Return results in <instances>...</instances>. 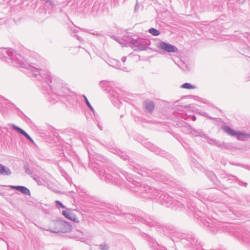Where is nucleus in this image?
Listing matches in <instances>:
<instances>
[{"mask_svg": "<svg viewBox=\"0 0 250 250\" xmlns=\"http://www.w3.org/2000/svg\"><path fill=\"white\" fill-rule=\"evenodd\" d=\"M98 158L102 159L101 156H97L91 160L90 157L89 166L101 179L105 182L121 187H128L130 190L137 193L141 197L146 199H154L160 204L173 209L176 210L182 207L185 208L186 206L188 207V204L190 201L189 197L191 194L186 188L179 185L178 181L174 179L172 176V181L169 182V184L163 183L173 187H177L174 198L167 193L153 188L148 185H142L140 182L135 181L131 174L118 168L104 167L101 166V161ZM158 182L163 183L161 181Z\"/></svg>", "mask_w": 250, "mask_h": 250, "instance_id": "f257e3e1", "label": "nucleus"}, {"mask_svg": "<svg viewBox=\"0 0 250 250\" xmlns=\"http://www.w3.org/2000/svg\"><path fill=\"white\" fill-rule=\"evenodd\" d=\"M0 59L8 64L16 67L24 68L29 71V75L34 77L41 82L39 86L42 87L47 91L48 99L52 104H54L62 97L68 95L69 90L65 87L62 86L61 83L53 84L52 78L50 73L47 70L39 69L36 67L30 64L22 56L16 53L11 48H0Z\"/></svg>", "mask_w": 250, "mask_h": 250, "instance_id": "f03ea898", "label": "nucleus"}, {"mask_svg": "<svg viewBox=\"0 0 250 250\" xmlns=\"http://www.w3.org/2000/svg\"><path fill=\"white\" fill-rule=\"evenodd\" d=\"M118 155L123 160H128L129 163V168L143 176H149L152 177L155 180L161 181L165 183L169 184V182L172 181V178L171 176L165 171L159 169H154L150 170L146 169L144 167L141 168L140 167L135 164L124 152L120 150L117 151Z\"/></svg>", "mask_w": 250, "mask_h": 250, "instance_id": "7ed1b4c3", "label": "nucleus"}, {"mask_svg": "<svg viewBox=\"0 0 250 250\" xmlns=\"http://www.w3.org/2000/svg\"><path fill=\"white\" fill-rule=\"evenodd\" d=\"M111 212L112 214H117V215L123 214L121 211L118 210L116 211L115 210V209L111 210ZM123 214L125 216V218L128 222H141L149 227H154L158 229H162V231L166 235H167L168 232L170 233H174L172 227L163 225L162 223L158 221L153 216L151 217L142 211H140L137 215L130 213H123Z\"/></svg>", "mask_w": 250, "mask_h": 250, "instance_id": "20e7f679", "label": "nucleus"}, {"mask_svg": "<svg viewBox=\"0 0 250 250\" xmlns=\"http://www.w3.org/2000/svg\"><path fill=\"white\" fill-rule=\"evenodd\" d=\"M112 83L108 81H101L100 85L102 87H105V90L109 94L110 99L114 104L117 108L120 107L122 103L121 101L123 91L118 88H113L111 86Z\"/></svg>", "mask_w": 250, "mask_h": 250, "instance_id": "39448f33", "label": "nucleus"}, {"mask_svg": "<svg viewBox=\"0 0 250 250\" xmlns=\"http://www.w3.org/2000/svg\"><path fill=\"white\" fill-rule=\"evenodd\" d=\"M124 40L125 41V39L126 38V37H124ZM127 39L126 41L128 42V44L129 46L131 47L134 51L145 50L148 48L149 45L148 41L142 39H133L130 37L127 38Z\"/></svg>", "mask_w": 250, "mask_h": 250, "instance_id": "423d86ee", "label": "nucleus"}, {"mask_svg": "<svg viewBox=\"0 0 250 250\" xmlns=\"http://www.w3.org/2000/svg\"><path fill=\"white\" fill-rule=\"evenodd\" d=\"M54 228H50V231L53 233H66L71 230L72 227L66 222L58 220L53 222Z\"/></svg>", "mask_w": 250, "mask_h": 250, "instance_id": "0eeeda50", "label": "nucleus"}, {"mask_svg": "<svg viewBox=\"0 0 250 250\" xmlns=\"http://www.w3.org/2000/svg\"><path fill=\"white\" fill-rule=\"evenodd\" d=\"M201 221L203 225L208 228V229L213 233H216L219 228L220 227V224L214 219H211L209 217L204 218L202 217Z\"/></svg>", "mask_w": 250, "mask_h": 250, "instance_id": "6e6552de", "label": "nucleus"}, {"mask_svg": "<svg viewBox=\"0 0 250 250\" xmlns=\"http://www.w3.org/2000/svg\"><path fill=\"white\" fill-rule=\"evenodd\" d=\"M196 195L195 197L201 201L205 200L210 202H217V197L213 194L210 193L208 190L205 192L201 190H199L196 192Z\"/></svg>", "mask_w": 250, "mask_h": 250, "instance_id": "1a4fd4ad", "label": "nucleus"}, {"mask_svg": "<svg viewBox=\"0 0 250 250\" xmlns=\"http://www.w3.org/2000/svg\"><path fill=\"white\" fill-rule=\"evenodd\" d=\"M222 129L229 135L237 137L238 140H242L243 138L250 137V134L236 131L229 126H222Z\"/></svg>", "mask_w": 250, "mask_h": 250, "instance_id": "9d476101", "label": "nucleus"}, {"mask_svg": "<svg viewBox=\"0 0 250 250\" xmlns=\"http://www.w3.org/2000/svg\"><path fill=\"white\" fill-rule=\"evenodd\" d=\"M157 47L166 52L177 53L178 52V49L175 46L165 42L158 43Z\"/></svg>", "mask_w": 250, "mask_h": 250, "instance_id": "9b49d317", "label": "nucleus"}, {"mask_svg": "<svg viewBox=\"0 0 250 250\" xmlns=\"http://www.w3.org/2000/svg\"><path fill=\"white\" fill-rule=\"evenodd\" d=\"M145 146L148 149L155 152L157 155H159L162 157H166L167 155V153L164 150H161L151 143H146L145 145Z\"/></svg>", "mask_w": 250, "mask_h": 250, "instance_id": "f8f14e48", "label": "nucleus"}, {"mask_svg": "<svg viewBox=\"0 0 250 250\" xmlns=\"http://www.w3.org/2000/svg\"><path fill=\"white\" fill-rule=\"evenodd\" d=\"M146 239L147 240L149 247L153 250H166L165 249L157 243L155 239L149 236H147Z\"/></svg>", "mask_w": 250, "mask_h": 250, "instance_id": "ddd939ff", "label": "nucleus"}, {"mask_svg": "<svg viewBox=\"0 0 250 250\" xmlns=\"http://www.w3.org/2000/svg\"><path fill=\"white\" fill-rule=\"evenodd\" d=\"M144 106L146 112L152 113L154 109V104L151 101H146L144 103Z\"/></svg>", "mask_w": 250, "mask_h": 250, "instance_id": "4468645a", "label": "nucleus"}, {"mask_svg": "<svg viewBox=\"0 0 250 250\" xmlns=\"http://www.w3.org/2000/svg\"><path fill=\"white\" fill-rule=\"evenodd\" d=\"M10 126L14 130H15L19 133L23 135L28 140H29L31 138V137L24 130H23L19 126L16 125L14 124H11Z\"/></svg>", "mask_w": 250, "mask_h": 250, "instance_id": "2eb2a0df", "label": "nucleus"}, {"mask_svg": "<svg viewBox=\"0 0 250 250\" xmlns=\"http://www.w3.org/2000/svg\"><path fill=\"white\" fill-rule=\"evenodd\" d=\"M10 126L14 130H15L19 133L23 135L28 140H29L31 138V137L24 130H23L19 126L16 125L14 124H11Z\"/></svg>", "mask_w": 250, "mask_h": 250, "instance_id": "dca6fc26", "label": "nucleus"}, {"mask_svg": "<svg viewBox=\"0 0 250 250\" xmlns=\"http://www.w3.org/2000/svg\"><path fill=\"white\" fill-rule=\"evenodd\" d=\"M11 174L10 169L1 164H0V174L2 175H10Z\"/></svg>", "mask_w": 250, "mask_h": 250, "instance_id": "f3484780", "label": "nucleus"}, {"mask_svg": "<svg viewBox=\"0 0 250 250\" xmlns=\"http://www.w3.org/2000/svg\"><path fill=\"white\" fill-rule=\"evenodd\" d=\"M18 191L21 192L22 194L26 195H30V191L29 189L24 186H20L19 188H18Z\"/></svg>", "mask_w": 250, "mask_h": 250, "instance_id": "a211bd4d", "label": "nucleus"}, {"mask_svg": "<svg viewBox=\"0 0 250 250\" xmlns=\"http://www.w3.org/2000/svg\"><path fill=\"white\" fill-rule=\"evenodd\" d=\"M242 241L248 247L250 246V233L245 234L242 238Z\"/></svg>", "mask_w": 250, "mask_h": 250, "instance_id": "6ab92c4d", "label": "nucleus"}, {"mask_svg": "<svg viewBox=\"0 0 250 250\" xmlns=\"http://www.w3.org/2000/svg\"><path fill=\"white\" fill-rule=\"evenodd\" d=\"M190 134L193 136H203L204 135L200 130H195L192 127L191 128Z\"/></svg>", "mask_w": 250, "mask_h": 250, "instance_id": "aec40b11", "label": "nucleus"}, {"mask_svg": "<svg viewBox=\"0 0 250 250\" xmlns=\"http://www.w3.org/2000/svg\"><path fill=\"white\" fill-rule=\"evenodd\" d=\"M62 214L65 218L70 220H74L75 219V217L73 216V214L66 210H63Z\"/></svg>", "mask_w": 250, "mask_h": 250, "instance_id": "412c9836", "label": "nucleus"}, {"mask_svg": "<svg viewBox=\"0 0 250 250\" xmlns=\"http://www.w3.org/2000/svg\"><path fill=\"white\" fill-rule=\"evenodd\" d=\"M83 97L84 99V100L85 102L86 105L88 107L89 109L93 113V114H95L94 109L93 107L92 106V105H91V104H90L87 97L84 95H83Z\"/></svg>", "mask_w": 250, "mask_h": 250, "instance_id": "4be33fe9", "label": "nucleus"}, {"mask_svg": "<svg viewBox=\"0 0 250 250\" xmlns=\"http://www.w3.org/2000/svg\"><path fill=\"white\" fill-rule=\"evenodd\" d=\"M181 87L182 88L187 89H194L196 88V87L194 85H193L188 83H184L181 86Z\"/></svg>", "mask_w": 250, "mask_h": 250, "instance_id": "5701e85b", "label": "nucleus"}, {"mask_svg": "<svg viewBox=\"0 0 250 250\" xmlns=\"http://www.w3.org/2000/svg\"><path fill=\"white\" fill-rule=\"evenodd\" d=\"M33 178L39 185H42L44 183V180L37 175H34Z\"/></svg>", "mask_w": 250, "mask_h": 250, "instance_id": "b1692460", "label": "nucleus"}, {"mask_svg": "<svg viewBox=\"0 0 250 250\" xmlns=\"http://www.w3.org/2000/svg\"><path fill=\"white\" fill-rule=\"evenodd\" d=\"M192 127L189 125H186L182 128V131L186 134H190Z\"/></svg>", "mask_w": 250, "mask_h": 250, "instance_id": "393cba45", "label": "nucleus"}, {"mask_svg": "<svg viewBox=\"0 0 250 250\" xmlns=\"http://www.w3.org/2000/svg\"><path fill=\"white\" fill-rule=\"evenodd\" d=\"M148 32L150 34H151V35H152L153 36H157L160 34V32L158 30H157L154 28H150L148 30Z\"/></svg>", "mask_w": 250, "mask_h": 250, "instance_id": "a878e982", "label": "nucleus"}, {"mask_svg": "<svg viewBox=\"0 0 250 250\" xmlns=\"http://www.w3.org/2000/svg\"><path fill=\"white\" fill-rule=\"evenodd\" d=\"M112 64L111 65L116 69H122V65L120 63V62L119 61L117 60H113V62H112Z\"/></svg>", "mask_w": 250, "mask_h": 250, "instance_id": "bb28decb", "label": "nucleus"}, {"mask_svg": "<svg viewBox=\"0 0 250 250\" xmlns=\"http://www.w3.org/2000/svg\"><path fill=\"white\" fill-rule=\"evenodd\" d=\"M23 168L25 170V173L28 175H31L32 174L33 171L31 169H29L28 163L24 164Z\"/></svg>", "mask_w": 250, "mask_h": 250, "instance_id": "cd10ccee", "label": "nucleus"}, {"mask_svg": "<svg viewBox=\"0 0 250 250\" xmlns=\"http://www.w3.org/2000/svg\"><path fill=\"white\" fill-rule=\"evenodd\" d=\"M204 138L206 139L207 142L210 145L214 146L215 143V141L216 140L210 138L208 136H206V135H204Z\"/></svg>", "mask_w": 250, "mask_h": 250, "instance_id": "c85d7f7f", "label": "nucleus"}, {"mask_svg": "<svg viewBox=\"0 0 250 250\" xmlns=\"http://www.w3.org/2000/svg\"><path fill=\"white\" fill-rule=\"evenodd\" d=\"M232 147V146L230 143H225L222 142V149H230Z\"/></svg>", "mask_w": 250, "mask_h": 250, "instance_id": "c756f323", "label": "nucleus"}, {"mask_svg": "<svg viewBox=\"0 0 250 250\" xmlns=\"http://www.w3.org/2000/svg\"><path fill=\"white\" fill-rule=\"evenodd\" d=\"M99 247L102 250H107L109 249V246L105 243L101 244L99 246Z\"/></svg>", "mask_w": 250, "mask_h": 250, "instance_id": "7c9ffc66", "label": "nucleus"}, {"mask_svg": "<svg viewBox=\"0 0 250 250\" xmlns=\"http://www.w3.org/2000/svg\"><path fill=\"white\" fill-rule=\"evenodd\" d=\"M219 208H220L219 210L221 212H227L228 210V208L227 207H225L224 205L222 204L219 205Z\"/></svg>", "mask_w": 250, "mask_h": 250, "instance_id": "2f4dec72", "label": "nucleus"}, {"mask_svg": "<svg viewBox=\"0 0 250 250\" xmlns=\"http://www.w3.org/2000/svg\"><path fill=\"white\" fill-rule=\"evenodd\" d=\"M57 207L59 208H65V207L59 201H55Z\"/></svg>", "mask_w": 250, "mask_h": 250, "instance_id": "473e14b6", "label": "nucleus"}, {"mask_svg": "<svg viewBox=\"0 0 250 250\" xmlns=\"http://www.w3.org/2000/svg\"><path fill=\"white\" fill-rule=\"evenodd\" d=\"M200 114L202 116H203L204 117H207L209 119H211L212 120V119H214V118H212V117H211L209 115H208V114L207 113L205 112H201Z\"/></svg>", "mask_w": 250, "mask_h": 250, "instance_id": "72a5a7b5", "label": "nucleus"}, {"mask_svg": "<svg viewBox=\"0 0 250 250\" xmlns=\"http://www.w3.org/2000/svg\"><path fill=\"white\" fill-rule=\"evenodd\" d=\"M237 182L238 184L241 186H244L245 187H247L248 186V184L247 183L243 182L242 181L239 180L238 179V180H237Z\"/></svg>", "mask_w": 250, "mask_h": 250, "instance_id": "f704fd0d", "label": "nucleus"}, {"mask_svg": "<svg viewBox=\"0 0 250 250\" xmlns=\"http://www.w3.org/2000/svg\"><path fill=\"white\" fill-rule=\"evenodd\" d=\"M228 180L235 181V182H236L237 180H238V179L236 177H235L234 176L230 175L229 177Z\"/></svg>", "mask_w": 250, "mask_h": 250, "instance_id": "c9c22d12", "label": "nucleus"}, {"mask_svg": "<svg viewBox=\"0 0 250 250\" xmlns=\"http://www.w3.org/2000/svg\"><path fill=\"white\" fill-rule=\"evenodd\" d=\"M222 142H220L219 141L216 140L215 141V144H214V146H217V147H219V148L221 149V148H222Z\"/></svg>", "mask_w": 250, "mask_h": 250, "instance_id": "e433bc0d", "label": "nucleus"}, {"mask_svg": "<svg viewBox=\"0 0 250 250\" xmlns=\"http://www.w3.org/2000/svg\"><path fill=\"white\" fill-rule=\"evenodd\" d=\"M20 186H11L10 188L13 189H16L18 190V188H19Z\"/></svg>", "mask_w": 250, "mask_h": 250, "instance_id": "4c0bfd02", "label": "nucleus"}, {"mask_svg": "<svg viewBox=\"0 0 250 250\" xmlns=\"http://www.w3.org/2000/svg\"><path fill=\"white\" fill-rule=\"evenodd\" d=\"M75 36L77 38V39L80 42H83V38L77 35H75Z\"/></svg>", "mask_w": 250, "mask_h": 250, "instance_id": "58836bf2", "label": "nucleus"}, {"mask_svg": "<svg viewBox=\"0 0 250 250\" xmlns=\"http://www.w3.org/2000/svg\"><path fill=\"white\" fill-rule=\"evenodd\" d=\"M72 34L73 36H75V35H76V33H78V31L75 29H74L73 30L72 29Z\"/></svg>", "mask_w": 250, "mask_h": 250, "instance_id": "ea45409f", "label": "nucleus"}, {"mask_svg": "<svg viewBox=\"0 0 250 250\" xmlns=\"http://www.w3.org/2000/svg\"><path fill=\"white\" fill-rule=\"evenodd\" d=\"M126 57H123L122 58V61L123 62H125L126 61Z\"/></svg>", "mask_w": 250, "mask_h": 250, "instance_id": "a19ab883", "label": "nucleus"}, {"mask_svg": "<svg viewBox=\"0 0 250 250\" xmlns=\"http://www.w3.org/2000/svg\"><path fill=\"white\" fill-rule=\"evenodd\" d=\"M122 70H123L124 71H126V72H127L128 71V70H127V68L126 67H123V66H122Z\"/></svg>", "mask_w": 250, "mask_h": 250, "instance_id": "79ce46f5", "label": "nucleus"}, {"mask_svg": "<svg viewBox=\"0 0 250 250\" xmlns=\"http://www.w3.org/2000/svg\"><path fill=\"white\" fill-rule=\"evenodd\" d=\"M191 118H192V120L193 121H196V117L195 116H192L191 117Z\"/></svg>", "mask_w": 250, "mask_h": 250, "instance_id": "37998d69", "label": "nucleus"}, {"mask_svg": "<svg viewBox=\"0 0 250 250\" xmlns=\"http://www.w3.org/2000/svg\"><path fill=\"white\" fill-rule=\"evenodd\" d=\"M28 140L30 141L32 143H34V141L31 137Z\"/></svg>", "mask_w": 250, "mask_h": 250, "instance_id": "c03bdc74", "label": "nucleus"}, {"mask_svg": "<svg viewBox=\"0 0 250 250\" xmlns=\"http://www.w3.org/2000/svg\"><path fill=\"white\" fill-rule=\"evenodd\" d=\"M99 128H100V130H102V129L100 125H99Z\"/></svg>", "mask_w": 250, "mask_h": 250, "instance_id": "a18cd8bd", "label": "nucleus"}, {"mask_svg": "<svg viewBox=\"0 0 250 250\" xmlns=\"http://www.w3.org/2000/svg\"><path fill=\"white\" fill-rule=\"evenodd\" d=\"M172 239L173 241H175V240L174 238H172Z\"/></svg>", "mask_w": 250, "mask_h": 250, "instance_id": "49530a36", "label": "nucleus"}]
</instances>
